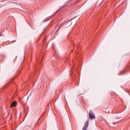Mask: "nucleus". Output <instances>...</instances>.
<instances>
[{
    "label": "nucleus",
    "mask_w": 130,
    "mask_h": 130,
    "mask_svg": "<svg viewBox=\"0 0 130 130\" xmlns=\"http://www.w3.org/2000/svg\"><path fill=\"white\" fill-rule=\"evenodd\" d=\"M53 33H54V30H53V31L50 34V36L52 35V34H53Z\"/></svg>",
    "instance_id": "9d476101"
},
{
    "label": "nucleus",
    "mask_w": 130,
    "mask_h": 130,
    "mask_svg": "<svg viewBox=\"0 0 130 130\" xmlns=\"http://www.w3.org/2000/svg\"><path fill=\"white\" fill-rule=\"evenodd\" d=\"M89 125V120H87V121L85 122V125L83 126L82 130H87V128Z\"/></svg>",
    "instance_id": "20e7f679"
},
{
    "label": "nucleus",
    "mask_w": 130,
    "mask_h": 130,
    "mask_svg": "<svg viewBox=\"0 0 130 130\" xmlns=\"http://www.w3.org/2000/svg\"><path fill=\"white\" fill-rule=\"evenodd\" d=\"M74 52V50H71V52Z\"/></svg>",
    "instance_id": "f8f14e48"
},
{
    "label": "nucleus",
    "mask_w": 130,
    "mask_h": 130,
    "mask_svg": "<svg viewBox=\"0 0 130 130\" xmlns=\"http://www.w3.org/2000/svg\"><path fill=\"white\" fill-rule=\"evenodd\" d=\"M89 118H90V119H95V118H96L95 115H94V113H93V111L92 110L89 111Z\"/></svg>",
    "instance_id": "7ed1b4c3"
},
{
    "label": "nucleus",
    "mask_w": 130,
    "mask_h": 130,
    "mask_svg": "<svg viewBox=\"0 0 130 130\" xmlns=\"http://www.w3.org/2000/svg\"><path fill=\"white\" fill-rule=\"evenodd\" d=\"M129 69H130V66L128 65L127 66L125 69H124L123 70H122V71L120 72L118 74L119 76H121V75H124V74H126V73H127V71H129Z\"/></svg>",
    "instance_id": "f257e3e1"
},
{
    "label": "nucleus",
    "mask_w": 130,
    "mask_h": 130,
    "mask_svg": "<svg viewBox=\"0 0 130 130\" xmlns=\"http://www.w3.org/2000/svg\"><path fill=\"white\" fill-rule=\"evenodd\" d=\"M115 123H115V122H113V124H115Z\"/></svg>",
    "instance_id": "ddd939ff"
},
{
    "label": "nucleus",
    "mask_w": 130,
    "mask_h": 130,
    "mask_svg": "<svg viewBox=\"0 0 130 130\" xmlns=\"http://www.w3.org/2000/svg\"><path fill=\"white\" fill-rule=\"evenodd\" d=\"M15 106H17V102L15 101L13 102L11 105V108H13V107H15Z\"/></svg>",
    "instance_id": "39448f33"
},
{
    "label": "nucleus",
    "mask_w": 130,
    "mask_h": 130,
    "mask_svg": "<svg viewBox=\"0 0 130 130\" xmlns=\"http://www.w3.org/2000/svg\"><path fill=\"white\" fill-rule=\"evenodd\" d=\"M46 40V37H45V38H44L43 41H45V40Z\"/></svg>",
    "instance_id": "9b49d317"
},
{
    "label": "nucleus",
    "mask_w": 130,
    "mask_h": 130,
    "mask_svg": "<svg viewBox=\"0 0 130 130\" xmlns=\"http://www.w3.org/2000/svg\"><path fill=\"white\" fill-rule=\"evenodd\" d=\"M49 28V26H46L44 29H43V33H44L45 32H46V31H47L48 30Z\"/></svg>",
    "instance_id": "423d86ee"
},
{
    "label": "nucleus",
    "mask_w": 130,
    "mask_h": 130,
    "mask_svg": "<svg viewBox=\"0 0 130 130\" xmlns=\"http://www.w3.org/2000/svg\"><path fill=\"white\" fill-rule=\"evenodd\" d=\"M13 4H15V3L8 2L7 5H10V6H13Z\"/></svg>",
    "instance_id": "0eeeda50"
},
{
    "label": "nucleus",
    "mask_w": 130,
    "mask_h": 130,
    "mask_svg": "<svg viewBox=\"0 0 130 130\" xmlns=\"http://www.w3.org/2000/svg\"><path fill=\"white\" fill-rule=\"evenodd\" d=\"M64 25H66L67 27H70V26H71V25H72V23H71V20H68V21H67L66 22L62 23L60 25L59 28H60V27H62V26H63Z\"/></svg>",
    "instance_id": "f03ea898"
},
{
    "label": "nucleus",
    "mask_w": 130,
    "mask_h": 130,
    "mask_svg": "<svg viewBox=\"0 0 130 130\" xmlns=\"http://www.w3.org/2000/svg\"><path fill=\"white\" fill-rule=\"evenodd\" d=\"M52 48H53V49H54V50H55V46H54V44H53L52 45Z\"/></svg>",
    "instance_id": "6e6552de"
},
{
    "label": "nucleus",
    "mask_w": 130,
    "mask_h": 130,
    "mask_svg": "<svg viewBox=\"0 0 130 130\" xmlns=\"http://www.w3.org/2000/svg\"><path fill=\"white\" fill-rule=\"evenodd\" d=\"M47 21H48V19H45V20L43 21V22L44 23V22H47Z\"/></svg>",
    "instance_id": "1a4fd4ad"
},
{
    "label": "nucleus",
    "mask_w": 130,
    "mask_h": 130,
    "mask_svg": "<svg viewBox=\"0 0 130 130\" xmlns=\"http://www.w3.org/2000/svg\"><path fill=\"white\" fill-rule=\"evenodd\" d=\"M55 55H56V54H55Z\"/></svg>",
    "instance_id": "4468645a"
}]
</instances>
